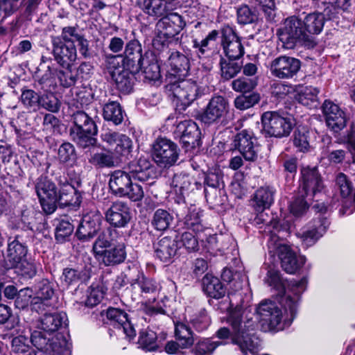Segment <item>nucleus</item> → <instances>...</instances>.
<instances>
[{
  "label": "nucleus",
  "mask_w": 355,
  "mask_h": 355,
  "mask_svg": "<svg viewBox=\"0 0 355 355\" xmlns=\"http://www.w3.org/2000/svg\"><path fill=\"white\" fill-rule=\"evenodd\" d=\"M182 130L180 141L187 149L199 146L200 132L197 124L192 121H184L178 125Z\"/></svg>",
  "instance_id": "32"
},
{
  "label": "nucleus",
  "mask_w": 355,
  "mask_h": 355,
  "mask_svg": "<svg viewBox=\"0 0 355 355\" xmlns=\"http://www.w3.org/2000/svg\"><path fill=\"white\" fill-rule=\"evenodd\" d=\"M40 96L41 94L37 93L33 89L24 87L21 89L20 99L26 107L36 110L40 108Z\"/></svg>",
  "instance_id": "59"
},
{
  "label": "nucleus",
  "mask_w": 355,
  "mask_h": 355,
  "mask_svg": "<svg viewBox=\"0 0 355 355\" xmlns=\"http://www.w3.org/2000/svg\"><path fill=\"white\" fill-rule=\"evenodd\" d=\"M175 336L181 349L189 348L194 343V334L191 328L184 322H177L175 324Z\"/></svg>",
  "instance_id": "44"
},
{
  "label": "nucleus",
  "mask_w": 355,
  "mask_h": 355,
  "mask_svg": "<svg viewBox=\"0 0 355 355\" xmlns=\"http://www.w3.org/2000/svg\"><path fill=\"white\" fill-rule=\"evenodd\" d=\"M268 246L269 253L277 254L282 268L287 273H295L305 263L304 257H297L291 247L282 243L276 235L270 236Z\"/></svg>",
  "instance_id": "5"
},
{
  "label": "nucleus",
  "mask_w": 355,
  "mask_h": 355,
  "mask_svg": "<svg viewBox=\"0 0 355 355\" xmlns=\"http://www.w3.org/2000/svg\"><path fill=\"white\" fill-rule=\"evenodd\" d=\"M201 216L202 213L199 209L196 207H190L188 214H185L182 218H184V224L187 228L192 230L193 232H200L203 230Z\"/></svg>",
  "instance_id": "52"
},
{
  "label": "nucleus",
  "mask_w": 355,
  "mask_h": 355,
  "mask_svg": "<svg viewBox=\"0 0 355 355\" xmlns=\"http://www.w3.org/2000/svg\"><path fill=\"white\" fill-rule=\"evenodd\" d=\"M101 218L96 214L85 215L76 231L77 238L82 241H87L94 237L100 230Z\"/></svg>",
  "instance_id": "24"
},
{
  "label": "nucleus",
  "mask_w": 355,
  "mask_h": 355,
  "mask_svg": "<svg viewBox=\"0 0 355 355\" xmlns=\"http://www.w3.org/2000/svg\"><path fill=\"white\" fill-rule=\"evenodd\" d=\"M60 188L57 194V205L60 207H78L81 202V194L66 180L64 182L60 180Z\"/></svg>",
  "instance_id": "26"
},
{
  "label": "nucleus",
  "mask_w": 355,
  "mask_h": 355,
  "mask_svg": "<svg viewBox=\"0 0 355 355\" xmlns=\"http://www.w3.org/2000/svg\"><path fill=\"white\" fill-rule=\"evenodd\" d=\"M89 162L99 168H112L117 165L119 160L113 152L108 150L93 154L89 159Z\"/></svg>",
  "instance_id": "47"
},
{
  "label": "nucleus",
  "mask_w": 355,
  "mask_h": 355,
  "mask_svg": "<svg viewBox=\"0 0 355 355\" xmlns=\"http://www.w3.org/2000/svg\"><path fill=\"white\" fill-rule=\"evenodd\" d=\"M322 111L327 126L333 131L337 132L346 125L345 112L334 102L325 100L322 105Z\"/></svg>",
  "instance_id": "19"
},
{
  "label": "nucleus",
  "mask_w": 355,
  "mask_h": 355,
  "mask_svg": "<svg viewBox=\"0 0 355 355\" xmlns=\"http://www.w3.org/2000/svg\"><path fill=\"white\" fill-rule=\"evenodd\" d=\"M132 181L124 169L116 170L111 173L109 180V187L112 194L121 197Z\"/></svg>",
  "instance_id": "36"
},
{
  "label": "nucleus",
  "mask_w": 355,
  "mask_h": 355,
  "mask_svg": "<svg viewBox=\"0 0 355 355\" xmlns=\"http://www.w3.org/2000/svg\"><path fill=\"white\" fill-rule=\"evenodd\" d=\"M134 288H139L142 295L155 293L159 284L153 279L147 278L144 275L138 277L132 284Z\"/></svg>",
  "instance_id": "60"
},
{
  "label": "nucleus",
  "mask_w": 355,
  "mask_h": 355,
  "mask_svg": "<svg viewBox=\"0 0 355 355\" xmlns=\"http://www.w3.org/2000/svg\"><path fill=\"white\" fill-rule=\"evenodd\" d=\"M95 259L105 266L119 264L124 261L126 257L125 245L119 243L114 248L105 249L102 252L94 256Z\"/></svg>",
  "instance_id": "33"
},
{
  "label": "nucleus",
  "mask_w": 355,
  "mask_h": 355,
  "mask_svg": "<svg viewBox=\"0 0 355 355\" xmlns=\"http://www.w3.org/2000/svg\"><path fill=\"white\" fill-rule=\"evenodd\" d=\"M329 225L327 218H315L308 227L297 233V236L306 246H311L325 233Z\"/></svg>",
  "instance_id": "21"
},
{
  "label": "nucleus",
  "mask_w": 355,
  "mask_h": 355,
  "mask_svg": "<svg viewBox=\"0 0 355 355\" xmlns=\"http://www.w3.org/2000/svg\"><path fill=\"white\" fill-rule=\"evenodd\" d=\"M238 23L242 25L256 23L259 19V13L255 8L248 5H242L236 10Z\"/></svg>",
  "instance_id": "53"
},
{
  "label": "nucleus",
  "mask_w": 355,
  "mask_h": 355,
  "mask_svg": "<svg viewBox=\"0 0 355 355\" xmlns=\"http://www.w3.org/2000/svg\"><path fill=\"white\" fill-rule=\"evenodd\" d=\"M27 232L19 231L8 239L6 259L11 266L17 265L28 255Z\"/></svg>",
  "instance_id": "13"
},
{
  "label": "nucleus",
  "mask_w": 355,
  "mask_h": 355,
  "mask_svg": "<svg viewBox=\"0 0 355 355\" xmlns=\"http://www.w3.org/2000/svg\"><path fill=\"white\" fill-rule=\"evenodd\" d=\"M266 281L269 286L278 291L279 303L284 307L285 312L289 311L293 320L297 313L300 297L306 290V279L302 278L299 281L291 280L286 284L281 279L279 271L274 268H270L267 272Z\"/></svg>",
  "instance_id": "2"
},
{
  "label": "nucleus",
  "mask_w": 355,
  "mask_h": 355,
  "mask_svg": "<svg viewBox=\"0 0 355 355\" xmlns=\"http://www.w3.org/2000/svg\"><path fill=\"white\" fill-rule=\"evenodd\" d=\"M157 334L151 329H144L140 331L138 344L146 351H155L158 348L156 343Z\"/></svg>",
  "instance_id": "55"
},
{
  "label": "nucleus",
  "mask_w": 355,
  "mask_h": 355,
  "mask_svg": "<svg viewBox=\"0 0 355 355\" xmlns=\"http://www.w3.org/2000/svg\"><path fill=\"white\" fill-rule=\"evenodd\" d=\"M260 95L257 92H250L238 96L234 101V106L240 110H248L257 104L260 101Z\"/></svg>",
  "instance_id": "56"
},
{
  "label": "nucleus",
  "mask_w": 355,
  "mask_h": 355,
  "mask_svg": "<svg viewBox=\"0 0 355 355\" xmlns=\"http://www.w3.org/2000/svg\"><path fill=\"white\" fill-rule=\"evenodd\" d=\"M155 253L162 261H170L176 254L178 245L171 236H164L154 244Z\"/></svg>",
  "instance_id": "34"
},
{
  "label": "nucleus",
  "mask_w": 355,
  "mask_h": 355,
  "mask_svg": "<svg viewBox=\"0 0 355 355\" xmlns=\"http://www.w3.org/2000/svg\"><path fill=\"white\" fill-rule=\"evenodd\" d=\"M295 91V89L293 85L282 82H275L270 86V93L272 96L277 99H284L286 96L293 94Z\"/></svg>",
  "instance_id": "63"
},
{
  "label": "nucleus",
  "mask_w": 355,
  "mask_h": 355,
  "mask_svg": "<svg viewBox=\"0 0 355 355\" xmlns=\"http://www.w3.org/2000/svg\"><path fill=\"white\" fill-rule=\"evenodd\" d=\"M261 123L262 133L266 137H287L293 125L291 116L275 111L264 112L261 116Z\"/></svg>",
  "instance_id": "7"
},
{
  "label": "nucleus",
  "mask_w": 355,
  "mask_h": 355,
  "mask_svg": "<svg viewBox=\"0 0 355 355\" xmlns=\"http://www.w3.org/2000/svg\"><path fill=\"white\" fill-rule=\"evenodd\" d=\"M106 315L112 324L115 327L122 329L129 339L135 338L136 331L130 321L128 314L124 311L111 307L107 310Z\"/></svg>",
  "instance_id": "23"
},
{
  "label": "nucleus",
  "mask_w": 355,
  "mask_h": 355,
  "mask_svg": "<svg viewBox=\"0 0 355 355\" xmlns=\"http://www.w3.org/2000/svg\"><path fill=\"white\" fill-rule=\"evenodd\" d=\"M36 297L34 303L37 304L40 300L45 303L50 300L55 294V285L46 279L41 280L37 286Z\"/></svg>",
  "instance_id": "50"
},
{
  "label": "nucleus",
  "mask_w": 355,
  "mask_h": 355,
  "mask_svg": "<svg viewBox=\"0 0 355 355\" xmlns=\"http://www.w3.org/2000/svg\"><path fill=\"white\" fill-rule=\"evenodd\" d=\"M318 89L311 86L300 87L297 89L295 96L296 101L310 109L316 107L318 105Z\"/></svg>",
  "instance_id": "42"
},
{
  "label": "nucleus",
  "mask_w": 355,
  "mask_h": 355,
  "mask_svg": "<svg viewBox=\"0 0 355 355\" xmlns=\"http://www.w3.org/2000/svg\"><path fill=\"white\" fill-rule=\"evenodd\" d=\"M72 125L69 130L71 139L80 148L95 146L98 127L94 120L85 112L78 110L71 116Z\"/></svg>",
  "instance_id": "3"
},
{
  "label": "nucleus",
  "mask_w": 355,
  "mask_h": 355,
  "mask_svg": "<svg viewBox=\"0 0 355 355\" xmlns=\"http://www.w3.org/2000/svg\"><path fill=\"white\" fill-rule=\"evenodd\" d=\"M137 5L151 16L162 17L167 15V6L164 0H137Z\"/></svg>",
  "instance_id": "40"
},
{
  "label": "nucleus",
  "mask_w": 355,
  "mask_h": 355,
  "mask_svg": "<svg viewBox=\"0 0 355 355\" xmlns=\"http://www.w3.org/2000/svg\"><path fill=\"white\" fill-rule=\"evenodd\" d=\"M35 191L45 213L51 214L57 209L56 186L46 176H40L36 180Z\"/></svg>",
  "instance_id": "11"
},
{
  "label": "nucleus",
  "mask_w": 355,
  "mask_h": 355,
  "mask_svg": "<svg viewBox=\"0 0 355 355\" xmlns=\"http://www.w3.org/2000/svg\"><path fill=\"white\" fill-rule=\"evenodd\" d=\"M55 225V239L58 242L62 243L73 232V225L69 220L64 219L58 220Z\"/></svg>",
  "instance_id": "64"
},
{
  "label": "nucleus",
  "mask_w": 355,
  "mask_h": 355,
  "mask_svg": "<svg viewBox=\"0 0 355 355\" xmlns=\"http://www.w3.org/2000/svg\"><path fill=\"white\" fill-rule=\"evenodd\" d=\"M221 45L227 58L241 59L245 53L241 39L230 26L220 29Z\"/></svg>",
  "instance_id": "16"
},
{
  "label": "nucleus",
  "mask_w": 355,
  "mask_h": 355,
  "mask_svg": "<svg viewBox=\"0 0 355 355\" xmlns=\"http://www.w3.org/2000/svg\"><path fill=\"white\" fill-rule=\"evenodd\" d=\"M233 146L246 161L254 162L258 157L257 138L252 132L242 130L234 137Z\"/></svg>",
  "instance_id": "14"
},
{
  "label": "nucleus",
  "mask_w": 355,
  "mask_h": 355,
  "mask_svg": "<svg viewBox=\"0 0 355 355\" xmlns=\"http://www.w3.org/2000/svg\"><path fill=\"white\" fill-rule=\"evenodd\" d=\"M122 58V64L125 67L133 71L141 70L144 58L141 45L137 40H131L125 44Z\"/></svg>",
  "instance_id": "22"
},
{
  "label": "nucleus",
  "mask_w": 355,
  "mask_h": 355,
  "mask_svg": "<svg viewBox=\"0 0 355 355\" xmlns=\"http://www.w3.org/2000/svg\"><path fill=\"white\" fill-rule=\"evenodd\" d=\"M55 61L61 67L70 69L77 59V50L73 44H64L58 38H51Z\"/></svg>",
  "instance_id": "17"
},
{
  "label": "nucleus",
  "mask_w": 355,
  "mask_h": 355,
  "mask_svg": "<svg viewBox=\"0 0 355 355\" xmlns=\"http://www.w3.org/2000/svg\"><path fill=\"white\" fill-rule=\"evenodd\" d=\"M221 76L225 80L235 77L242 69L243 61L241 59L221 58L220 61Z\"/></svg>",
  "instance_id": "46"
},
{
  "label": "nucleus",
  "mask_w": 355,
  "mask_h": 355,
  "mask_svg": "<svg viewBox=\"0 0 355 355\" xmlns=\"http://www.w3.org/2000/svg\"><path fill=\"white\" fill-rule=\"evenodd\" d=\"M309 131L304 128L297 129L293 134V145L300 152H307L310 148Z\"/></svg>",
  "instance_id": "61"
},
{
  "label": "nucleus",
  "mask_w": 355,
  "mask_h": 355,
  "mask_svg": "<svg viewBox=\"0 0 355 355\" xmlns=\"http://www.w3.org/2000/svg\"><path fill=\"white\" fill-rule=\"evenodd\" d=\"M173 219L168 211L158 209L154 213L152 225L157 230L164 231L169 227Z\"/></svg>",
  "instance_id": "54"
},
{
  "label": "nucleus",
  "mask_w": 355,
  "mask_h": 355,
  "mask_svg": "<svg viewBox=\"0 0 355 355\" xmlns=\"http://www.w3.org/2000/svg\"><path fill=\"white\" fill-rule=\"evenodd\" d=\"M60 104L59 100L51 92H44V94H41L40 101V107H43L51 112H57L60 110Z\"/></svg>",
  "instance_id": "62"
},
{
  "label": "nucleus",
  "mask_w": 355,
  "mask_h": 355,
  "mask_svg": "<svg viewBox=\"0 0 355 355\" xmlns=\"http://www.w3.org/2000/svg\"><path fill=\"white\" fill-rule=\"evenodd\" d=\"M275 191L268 187L257 189L254 196V207L257 211H263L269 208L274 202Z\"/></svg>",
  "instance_id": "41"
},
{
  "label": "nucleus",
  "mask_w": 355,
  "mask_h": 355,
  "mask_svg": "<svg viewBox=\"0 0 355 355\" xmlns=\"http://www.w3.org/2000/svg\"><path fill=\"white\" fill-rule=\"evenodd\" d=\"M166 89L176 100L177 106H182V110H185L202 94V90L196 81L184 78L168 83Z\"/></svg>",
  "instance_id": "6"
},
{
  "label": "nucleus",
  "mask_w": 355,
  "mask_h": 355,
  "mask_svg": "<svg viewBox=\"0 0 355 355\" xmlns=\"http://www.w3.org/2000/svg\"><path fill=\"white\" fill-rule=\"evenodd\" d=\"M103 116L105 121L117 125L123 120V110L118 102L110 101L104 105Z\"/></svg>",
  "instance_id": "45"
},
{
  "label": "nucleus",
  "mask_w": 355,
  "mask_h": 355,
  "mask_svg": "<svg viewBox=\"0 0 355 355\" xmlns=\"http://www.w3.org/2000/svg\"><path fill=\"white\" fill-rule=\"evenodd\" d=\"M67 315L64 312L44 314L40 320L38 327L49 336L59 329L67 326Z\"/></svg>",
  "instance_id": "30"
},
{
  "label": "nucleus",
  "mask_w": 355,
  "mask_h": 355,
  "mask_svg": "<svg viewBox=\"0 0 355 355\" xmlns=\"http://www.w3.org/2000/svg\"><path fill=\"white\" fill-rule=\"evenodd\" d=\"M279 39L287 49H293L297 46L313 49L316 45L314 37L306 33L302 18L295 16L285 20L284 26L279 33Z\"/></svg>",
  "instance_id": "4"
},
{
  "label": "nucleus",
  "mask_w": 355,
  "mask_h": 355,
  "mask_svg": "<svg viewBox=\"0 0 355 355\" xmlns=\"http://www.w3.org/2000/svg\"><path fill=\"white\" fill-rule=\"evenodd\" d=\"M168 63L172 74L180 79L186 77L190 69L189 58L179 51L172 52L168 58Z\"/></svg>",
  "instance_id": "35"
},
{
  "label": "nucleus",
  "mask_w": 355,
  "mask_h": 355,
  "mask_svg": "<svg viewBox=\"0 0 355 355\" xmlns=\"http://www.w3.org/2000/svg\"><path fill=\"white\" fill-rule=\"evenodd\" d=\"M130 209L126 202L117 200L105 212L106 220L114 227H125L131 219Z\"/></svg>",
  "instance_id": "20"
},
{
  "label": "nucleus",
  "mask_w": 355,
  "mask_h": 355,
  "mask_svg": "<svg viewBox=\"0 0 355 355\" xmlns=\"http://www.w3.org/2000/svg\"><path fill=\"white\" fill-rule=\"evenodd\" d=\"M302 192L309 199L320 193L324 187L320 174L316 167H304L301 170Z\"/></svg>",
  "instance_id": "18"
},
{
  "label": "nucleus",
  "mask_w": 355,
  "mask_h": 355,
  "mask_svg": "<svg viewBox=\"0 0 355 355\" xmlns=\"http://www.w3.org/2000/svg\"><path fill=\"white\" fill-rule=\"evenodd\" d=\"M123 169L131 180L140 182L148 181L152 175L150 163L146 158L140 157L138 159L132 160Z\"/></svg>",
  "instance_id": "25"
},
{
  "label": "nucleus",
  "mask_w": 355,
  "mask_h": 355,
  "mask_svg": "<svg viewBox=\"0 0 355 355\" xmlns=\"http://www.w3.org/2000/svg\"><path fill=\"white\" fill-rule=\"evenodd\" d=\"M301 67L300 60L281 55L274 59L270 66L271 74L279 79H290L297 75Z\"/></svg>",
  "instance_id": "15"
},
{
  "label": "nucleus",
  "mask_w": 355,
  "mask_h": 355,
  "mask_svg": "<svg viewBox=\"0 0 355 355\" xmlns=\"http://www.w3.org/2000/svg\"><path fill=\"white\" fill-rule=\"evenodd\" d=\"M257 313L260 316L261 320L268 323L272 327H276L282 321V310L273 302H261L257 308Z\"/></svg>",
  "instance_id": "29"
},
{
  "label": "nucleus",
  "mask_w": 355,
  "mask_h": 355,
  "mask_svg": "<svg viewBox=\"0 0 355 355\" xmlns=\"http://www.w3.org/2000/svg\"><path fill=\"white\" fill-rule=\"evenodd\" d=\"M33 78L35 80L34 87L37 90L49 92L53 86L54 78L50 65L47 69H36Z\"/></svg>",
  "instance_id": "39"
},
{
  "label": "nucleus",
  "mask_w": 355,
  "mask_h": 355,
  "mask_svg": "<svg viewBox=\"0 0 355 355\" xmlns=\"http://www.w3.org/2000/svg\"><path fill=\"white\" fill-rule=\"evenodd\" d=\"M46 334L45 331L35 330L31 334L30 343L38 350L46 354H61L63 348L66 346L64 336L60 334L48 335L47 336Z\"/></svg>",
  "instance_id": "12"
},
{
  "label": "nucleus",
  "mask_w": 355,
  "mask_h": 355,
  "mask_svg": "<svg viewBox=\"0 0 355 355\" xmlns=\"http://www.w3.org/2000/svg\"><path fill=\"white\" fill-rule=\"evenodd\" d=\"M58 159L61 164L72 166L77 160L74 146L69 142L62 144L58 150Z\"/></svg>",
  "instance_id": "48"
},
{
  "label": "nucleus",
  "mask_w": 355,
  "mask_h": 355,
  "mask_svg": "<svg viewBox=\"0 0 355 355\" xmlns=\"http://www.w3.org/2000/svg\"><path fill=\"white\" fill-rule=\"evenodd\" d=\"M113 153L119 161L127 159L130 155L133 144L132 139L125 135H121L115 144Z\"/></svg>",
  "instance_id": "49"
},
{
  "label": "nucleus",
  "mask_w": 355,
  "mask_h": 355,
  "mask_svg": "<svg viewBox=\"0 0 355 355\" xmlns=\"http://www.w3.org/2000/svg\"><path fill=\"white\" fill-rule=\"evenodd\" d=\"M330 12L331 8L328 7L324 10V13L313 12L307 14L304 18H302V22L306 33L309 35L319 34L324 25L325 15H328L329 19L334 17L333 15H329Z\"/></svg>",
  "instance_id": "31"
},
{
  "label": "nucleus",
  "mask_w": 355,
  "mask_h": 355,
  "mask_svg": "<svg viewBox=\"0 0 355 355\" xmlns=\"http://www.w3.org/2000/svg\"><path fill=\"white\" fill-rule=\"evenodd\" d=\"M223 344L221 341H214L210 338H204L196 343L192 352L195 355H211L218 346Z\"/></svg>",
  "instance_id": "58"
},
{
  "label": "nucleus",
  "mask_w": 355,
  "mask_h": 355,
  "mask_svg": "<svg viewBox=\"0 0 355 355\" xmlns=\"http://www.w3.org/2000/svg\"><path fill=\"white\" fill-rule=\"evenodd\" d=\"M243 299L241 295L230 296V311L227 322L231 330L227 327L219 329L216 336L220 339L231 337L232 343L236 345L244 355L248 352L255 354L259 347L258 338L251 334L254 329L255 322L249 316L250 313L246 309L241 306Z\"/></svg>",
  "instance_id": "1"
},
{
  "label": "nucleus",
  "mask_w": 355,
  "mask_h": 355,
  "mask_svg": "<svg viewBox=\"0 0 355 355\" xmlns=\"http://www.w3.org/2000/svg\"><path fill=\"white\" fill-rule=\"evenodd\" d=\"M202 286L204 293L212 298L220 299L226 293V288L220 279L210 274H206L203 277Z\"/></svg>",
  "instance_id": "37"
},
{
  "label": "nucleus",
  "mask_w": 355,
  "mask_h": 355,
  "mask_svg": "<svg viewBox=\"0 0 355 355\" xmlns=\"http://www.w3.org/2000/svg\"><path fill=\"white\" fill-rule=\"evenodd\" d=\"M139 71H133L123 64L111 72L112 78L119 90L123 93H130L135 84V74Z\"/></svg>",
  "instance_id": "27"
},
{
  "label": "nucleus",
  "mask_w": 355,
  "mask_h": 355,
  "mask_svg": "<svg viewBox=\"0 0 355 355\" xmlns=\"http://www.w3.org/2000/svg\"><path fill=\"white\" fill-rule=\"evenodd\" d=\"M116 234V230L110 227L101 232L92 245L94 257L97 255V252L101 253L104 250L110 248Z\"/></svg>",
  "instance_id": "43"
},
{
  "label": "nucleus",
  "mask_w": 355,
  "mask_h": 355,
  "mask_svg": "<svg viewBox=\"0 0 355 355\" xmlns=\"http://www.w3.org/2000/svg\"><path fill=\"white\" fill-rule=\"evenodd\" d=\"M257 85V78L255 77L248 78L241 76L233 80L231 83L232 89L236 92L242 94L251 92Z\"/></svg>",
  "instance_id": "51"
},
{
  "label": "nucleus",
  "mask_w": 355,
  "mask_h": 355,
  "mask_svg": "<svg viewBox=\"0 0 355 355\" xmlns=\"http://www.w3.org/2000/svg\"><path fill=\"white\" fill-rule=\"evenodd\" d=\"M229 101L223 96H212L200 114V120L207 125L226 124L230 114Z\"/></svg>",
  "instance_id": "10"
},
{
  "label": "nucleus",
  "mask_w": 355,
  "mask_h": 355,
  "mask_svg": "<svg viewBox=\"0 0 355 355\" xmlns=\"http://www.w3.org/2000/svg\"><path fill=\"white\" fill-rule=\"evenodd\" d=\"M171 186L175 193L180 194H189L202 188L200 182H198L194 177L184 172L175 173L173 175Z\"/></svg>",
  "instance_id": "28"
},
{
  "label": "nucleus",
  "mask_w": 355,
  "mask_h": 355,
  "mask_svg": "<svg viewBox=\"0 0 355 355\" xmlns=\"http://www.w3.org/2000/svg\"><path fill=\"white\" fill-rule=\"evenodd\" d=\"M16 272L25 279L33 278L37 273V266L34 260L31 259H24L22 261L15 266Z\"/></svg>",
  "instance_id": "57"
},
{
  "label": "nucleus",
  "mask_w": 355,
  "mask_h": 355,
  "mask_svg": "<svg viewBox=\"0 0 355 355\" xmlns=\"http://www.w3.org/2000/svg\"><path fill=\"white\" fill-rule=\"evenodd\" d=\"M327 146L322 148V157L327 159L331 164H342L345 159L347 151L345 149H338L336 143H332L329 137L322 139Z\"/></svg>",
  "instance_id": "38"
},
{
  "label": "nucleus",
  "mask_w": 355,
  "mask_h": 355,
  "mask_svg": "<svg viewBox=\"0 0 355 355\" xmlns=\"http://www.w3.org/2000/svg\"><path fill=\"white\" fill-rule=\"evenodd\" d=\"M184 26L185 22L181 15L176 12L167 14L157 23L159 33L157 40L161 42L162 46L177 44L179 42L178 35Z\"/></svg>",
  "instance_id": "9"
},
{
  "label": "nucleus",
  "mask_w": 355,
  "mask_h": 355,
  "mask_svg": "<svg viewBox=\"0 0 355 355\" xmlns=\"http://www.w3.org/2000/svg\"><path fill=\"white\" fill-rule=\"evenodd\" d=\"M152 157L156 164L163 168L174 166L180 155L178 145L166 137H158L152 144Z\"/></svg>",
  "instance_id": "8"
}]
</instances>
